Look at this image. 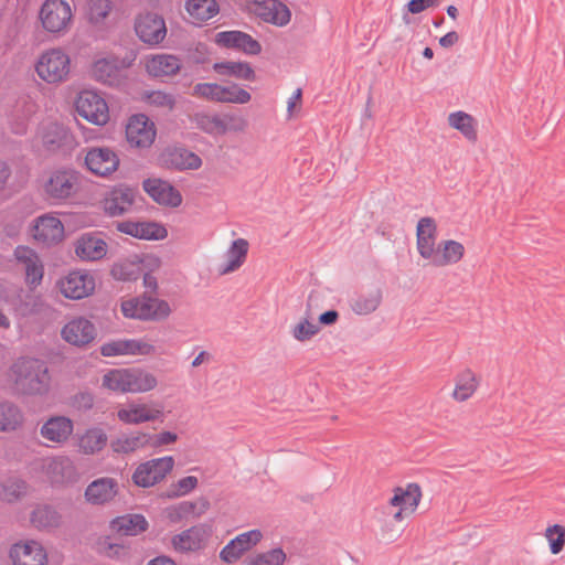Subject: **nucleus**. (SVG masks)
<instances>
[{"mask_svg": "<svg viewBox=\"0 0 565 565\" xmlns=\"http://www.w3.org/2000/svg\"><path fill=\"white\" fill-rule=\"evenodd\" d=\"M223 135L227 132L242 134L248 127V120L245 116L237 113H226L222 115Z\"/></svg>", "mask_w": 565, "mask_h": 565, "instance_id": "obj_58", "label": "nucleus"}, {"mask_svg": "<svg viewBox=\"0 0 565 565\" xmlns=\"http://www.w3.org/2000/svg\"><path fill=\"white\" fill-rule=\"evenodd\" d=\"M74 433V422L64 415L49 417L40 426V436L49 447H62L68 443Z\"/></svg>", "mask_w": 565, "mask_h": 565, "instance_id": "obj_14", "label": "nucleus"}, {"mask_svg": "<svg viewBox=\"0 0 565 565\" xmlns=\"http://www.w3.org/2000/svg\"><path fill=\"white\" fill-rule=\"evenodd\" d=\"M126 355H154L157 347L148 338L125 339Z\"/></svg>", "mask_w": 565, "mask_h": 565, "instance_id": "obj_54", "label": "nucleus"}, {"mask_svg": "<svg viewBox=\"0 0 565 565\" xmlns=\"http://www.w3.org/2000/svg\"><path fill=\"white\" fill-rule=\"evenodd\" d=\"M110 274L116 280L134 281L141 276L142 266L137 259H124L113 265Z\"/></svg>", "mask_w": 565, "mask_h": 565, "instance_id": "obj_50", "label": "nucleus"}, {"mask_svg": "<svg viewBox=\"0 0 565 565\" xmlns=\"http://www.w3.org/2000/svg\"><path fill=\"white\" fill-rule=\"evenodd\" d=\"M110 526L117 533L135 536L147 530L148 522L141 514H125L114 519Z\"/></svg>", "mask_w": 565, "mask_h": 565, "instance_id": "obj_43", "label": "nucleus"}, {"mask_svg": "<svg viewBox=\"0 0 565 565\" xmlns=\"http://www.w3.org/2000/svg\"><path fill=\"white\" fill-rule=\"evenodd\" d=\"M149 447L158 448L166 445L173 444L178 440V435L172 431H161L159 434H150Z\"/></svg>", "mask_w": 565, "mask_h": 565, "instance_id": "obj_64", "label": "nucleus"}, {"mask_svg": "<svg viewBox=\"0 0 565 565\" xmlns=\"http://www.w3.org/2000/svg\"><path fill=\"white\" fill-rule=\"evenodd\" d=\"M118 482L108 477L92 481L85 489L84 497L92 505H104L111 502L118 493Z\"/></svg>", "mask_w": 565, "mask_h": 565, "instance_id": "obj_30", "label": "nucleus"}, {"mask_svg": "<svg viewBox=\"0 0 565 565\" xmlns=\"http://www.w3.org/2000/svg\"><path fill=\"white\" fill-rule=\"evenodd\" d=\"M120 307L124 317L143 321L163 320L171 313L169 303L158 298H130L124 300Z\"/></svg>", "mask_w": 565, "mask_h": 565, "instance_id": "obj_5", "label": "nucleus"}, {"mask_svg": "<svg viewBox=\"0 0 565 565\" xmlns=\"http://www.w3.org/2000/svg\"><path fill=\"white\" fill-rule=\"evenodd\" d=\"M221 84L212 82L198 83L192 88V96L212 103H220Z\"/></svg>", "mask_w": 565, "mask_h": 565, "instance_id": "obj_57", "label": "nucleus"}, {"mask_svg": "<svg viewBox=\"0 0 565 565\" xmlns=\"http://www.w3.org/2000/svg\"><path fill=\"white\" fill-rule=\"evenodd\" d=\"M174 459L171 456L154 458L140 463L132 473V481L138 487L149 488L160 481L173 469Z\"/></svg>", "mask_w": 565, "mask_h": 565, "instance_id": "obj_13", "label": "nucleus"}, {"mask_svg": "<svg viewBox=\"0 0 565 565\" xmlns=\"http://www.w3.org/2000/svg\"><path fill=\"white\" fill-rule=\"evenodd\" d=\"M128 367L110 369L102 377V387L118 394H128Z\"/></svg>", "mask_w": 565, "mask_h": 565, "instance_id": "obj_48", "label": "nucleus"}, {"mask_svg": "<svg viewBox=\"0 0 565 565\" xmlns=\"http://www.w3.org/2000/svg\"><path fill=\"white\" fill-rule=\"evenodd\" d=\"M213 533L211 523H199L173 535L171 545L175 552L182 554L200 552L209 545Z\"/></svg>", "mask_w": 565, "mask_h": 565, "instance_id": "obj_10", "label": "nucleus"}, {"mask_svg": "<svg viewBox=\"0 0 565 565\" xmlns=\"http://www.w3.org/2000/svg\"><path fill=\"white\" fill-rule=\"evenodd\" d=\"M124 63L114 55L96 56L89 67V75L96 82L117 86L122 79Z\"/></svg>", "mask_w": 565, "mask_h": 565, "instance_id": "obj_15", "label": "nucleus"}, {"mask_svg": "<svg viewBox=\"0 0 565 565\" xmlns=\"http://www.w3.org/2000/svg\"><path fill=\"white\" fill-rule=\"evenodd\" d=\"M116 415L118 420L125 425H141L162 420L164 414L159 405L145 403L139 399H129L118 405Z\"/></svg>", "mask_w": 565, "mask_h": 565, "instance_id": "obj_11", "label": "nucleus"}, {"mask_svg": "<svg viewBox=\"0 0 565 565\" xmlns=\"http://www.w3.org/2000/svg\"><path fill=\"white\" fill-rule=\"evenodd\" d=\"M264 534L258 529L243 532L232 539L220 552V558L226 564L237 562L244 554L260 543Z\"/></svg>", "mask_w": 565, "mask_h": 565, "instance_id": "obj_18", "label": "nucleus"}, {"mask_svg": "<svg viewBox=\"0 0 565 565\" xmlns=\"http://www.w3.org/2000/svg\"><path fill=\"white\" fill-rule=\"evenodd\" d=\"M156 136V126L146 115L130 117L126 126V138L130 147L149 148L154 142Z\"/></svg>", "mask_w": 565, "mask_h": 565, "instance_id": "obj_19", "label": "nucleus"}, {"mask_svg": "<svg viewBox=\"0 0 565 565\" xmlns=\"http://www.w3.org/2000/svg\"><path fill=\"white\" fill-rule=\"evenodd\" d=\"M186 12L198 22L212 19L218 13V6L215 0H186Z\"/></svg>", "mask_w": 565, "mask_h": 565, "instance_id": "obj_49", "label": "nucleus"}, {"mask_svg": "<svg viewBox=\"0 0 565 565\" xmlns=\"http://www.w3.org/2000/svg\"><path fill=\"white\" fill-rule=\"evenodd\" d=\"M158 164L169 170H198L202 166V160L185 148L167 147L158 156Z\"/></svg>", "mask_w": 565, "mask_h": 565, "instance_id": "obj_21", "label": "nucleus"}, {"mask_svg": "<svg viewBox=\"0 0 565 565\" xmlns=\"http://www.w3.org/2000/svg\"><path fill=\"white\" fill-rule=\"evenodd\" d=\"M287 555L281 547H275L252 557L247 565H284Z\"/></svg>", "mask_w": 565, "mask_h": 565, "instance_id": "obj_56", "label": "nucleus"}, {"mask_svg": "<svg viewBox=\"0 0 565 565\" xmlns=\"http://www.w3.org/2000/svg\"><path fill=\"white\" fill-rule=\"evenodd\" d=\"M10 565H49V552L43 543L35 539H22L10 545L8 551Z\"/></svg>", "mask_w": 565, "mask_h": 565, "instance_id": "obj_9", "label": "nucleus"}, {"mask_svg": "<svg viewBox=\"0 0 565 565\" xmlns=\"http://www.w3.org/2000/svg\"><path fill=\"white\" fill-rule=\"evenodd\" d=\"M82 184V175L72 168H57L46 172L40 182L43 198L52 204H61L75 198Z\"/></svg>", "mask_w": 565, "mask_h": 565, "instance_id": "obj_2", "label": "nucleus"}, {"mask_svg": "<svg viewBox=\"0 0 565 565\" xmlns=\"http://www.w3.org/2000/svg\"><path fill=\"white\" fill-rule=\"evenodd\" d=\"M479 381L471 370H465L456 379L452 397L458 402H465L477 391Z\"/></svg>", "mask_w": 565, "mask_h": 565, "instance_id": "obj_47", "label": "nucleus"}, {"mask_svg": "<svg viewBox=\"0 0 565 565\" xmlns=\"http://www.w3.org/2000/svg\"><path fill=\"white\" fill-rule=\"evenodd\" d=\"M545 537L551 553L556 555L562 552L565 545V527L559 524L551 525L545 530Z\"/></svg>", "mask_w": 565, "mask_h": 565, "instance_id": "obj_59", "label": "nucleus"}, {"mask_svg": "<svg viewBox=\"0 0 565 565\" xmlns=\"http://www.w3.org/2000/svg\"><path fill=\"white\" fill-rule=\"evenodd\" d=\"M220 104H239L244 105L250 102L252 95L238 84H221Z\"/></svg>", "mask_w": 565, "mask_h": 565, "instance_id": "obj_52", "label": "nucleus"}, {"mask_svg": "<svg viewBox=\"0 0 565 565\" xmlns=\"http://www.w3.org/2000/svg\"><path fill=\"white\" fill-rule=\"evenodd\" d=\"M31 235L38 243L51 246L64 238V225L54 214L45 213L32 222Z\"/></svg>", "mask_w": 565, "mask_h": 565, "instance_id": "obj_17", "label": "nucleus"}, {"mask_svg": "<svg viewBox=\"0 0 565 565\" xmlns=\"http://www.w3.org/2000/svg\"><path fill=\"white\" fill-rule=\"evenodd\" d=\"M14 257L19 266L24 270L25 284L34 289L44 276V266L38 253L28 246H18L14 249Z\"/></svg>", "mask_w": 565, "mask_h": 565, "instance_id": "obj_23", "label": "nucleus"}, {"mask_svg": "<svg viewBox=\"0 0 565 565\" xmlns=\"http://www.w3.org/2000/svg\"><path fill=\"white\" fill-rule=\"evenodd\" d=\"M141 100L148 106L163 111H170L175 106L174 95L160 89L145 92L141 95Z\"/></svg>", "mask_w": 565, "mask_h": 565, "instance_id": "obj_51", "label": "nucleus"}, {"mask_svg": "<svg viewBox=\"0 0 565 565\" xmlns=\"http://www.w3.org/2000/svg\"><path fill=\"white\" fill-rule=\"evenodd\" d=\"M117 152L109 147H92L85 156L86 168L98 177H108L119 167Z\"/></svg>", "mask_w": 565, "mask_h": 565, "instance_id": "obj_20", "label": "nucleus"}, {"mask_svg": "<svg viewBox=\"0 0 565 565\" xmlns=\"http://www.w3.org/2000/svg\"><path fill=\"white\" fill-rule=\"evenodd\" d=\"M196 503L191 501H182L178 504L167 508V516L172 522H179L194 512Z\"/></svg>", "mask_w": 565, "mask_h": 565, "instance_id": "obj_62", "label": "nucleus"}, {"mask_svg": "<svg viewBox=\"0 0 565 565\" xmlns=\"http://www.w3.org/2000/svg\"><path fill=\"white\" fill-rule=\"evenodd\" d=\"M35 72L47 84L65 82L71 73V57L61 47L45 50L38 57Z\"/></svg>", "mask_w": 565, "mask_h": 565, "instance_id": "obj_3", "label": "nucleus"}, {"mask_svg": "<svg viewBox=\"0 0 565 565\" xmlns=\"http://www.w3.org/2000/svg\"><path fill=\"white\" fill-rule=\"evenodd\" d=\"M41 472L54 487L76 483L81 473L75 461L67 455H53L41 460Z\"/></svg>", "mask_w": 565, "mask_h": 565, "instance_id": "obj_4", "label": "nucleus"}, {"mask_svg": "<svg viewBox=\"0 0 565 565\" xmlns=\"http://www.w3.org/2000/svg\"><path fill=\"white\" fill-rule=\"evenodd\" d=\"M254 12L263 21L284 26L290 21V11L286 4L278 0H256Z\"/></svg>", "mask_w": 565, "mask_h": 565, "instance_id": "obj_35", "label": "nucleus"}, {"mask_svg": "<svg viewBox=\"0 0 565 565\" xmlns=\"http://www.w3.org/2000/svg\"><path fill=\"white\" fill-rule=\"evenodd\" d=\"M465 255V247L454 239L443 241L427 262L435 267H446L459 263Z\"/></svg>", "mask_w": 565, "mask_h": 565, "instance_id": "obj_36", "label": "nucleus"}, {"mask_svg": "<svg viewBox=\"0 0 565 565\" xmlns=\"http://www.w3.org/2000/svg\"><path fill=\"white\" fill-rule=\"evenodd\" d=\"M137 192L128 186L113 189L104 200V210L109 216H119L131 211Z\"/></svg>", "mask_w": 565, "mask_h": 565, "instance_id": "obj_32", "label": "nucleus"}, {"mask_svg": "<svg viewBox=\"0 0 565 565\" xmlns=\"http://www.w3.org/2000/svg\"><path fill=\"white\" fill-rule=\"evenodd\" d=\"M448 125L458 130L467 140L475 142L478 138L477 120L468 113L458 110L450 113L447 118Z\"/></svg>", "mask_w": 565, "mask_h": 565, "instance_id": "obj_46", "label": "nucleus"}, {"mask_svg": "<svg viewBox=\"0 0 565 565\" xmlns=\"http://www.w3.org/2000/svg\"><path fill=\"white\" fill-rule=\"evenodd\" d=\"M142 188L158 204L178 207L182 203L181 193L166 180L149 178L142 182Z\"/></svg>", "mask_w": 565, "mask_h": 565, "instance_id": "obj_25", "label": "nucleus"}, {"mask_svg": "<svg viewBox=\"0 0 565 565\" xmlns=\"http://www.w3.org/2000/svg\"><path fill=\"white\" fill-rule=\"evenodd\" d=\"M249 244L245 238L232 242L224 254V262L218 266L221 275H227L238 270L246 260Z\"/></svg>", "mask_w": 565, "mask_h": 565, "instance_id": "obj_38", "label": "nucleus"}, {"mask_svg": "<svg viewBox=\"0 0 565 565\" xmlns=\"http://www.w3.org/2000/svg\"><path fill=\"white\" fill-rule=\"evenodd\" d=\"M100 353L104 356L126 355L125 339H118L103 344Z\"/></svg>", "mask_w": 565, "mask_h": 565, "instance_id": "obj_63", "label": "nucleus"}, {"mask_svg": "<svg viewBox=\"0 0 565 565\" xmlns=\"http://www.w3.org/2000/svg\"><path fill=\"white\" fill-rule=\"evenodd\" d=\"M438 227L435 218L425 216L418 220L416 226V249L419 256L427 260L437 248Z\"/></svg>", "mask_w": 565, "mask_h": 565, "instance_id": "obj_27", "label": "nucleus"}, {"mask_svg": "<svg viewBox=\"0 0 565 565\" xmlns=\"http://www.w3.org/2000/svg\"><path fill=\"white\" fill-rule=\"evenodd\" d=\"M42 146L51 152L70 151L75 145V138L68 128L61 124L50 122L40 131Z\"/></svg>", "mask_w": 565, "mask_h": 565, "instance_id": "obj_22", "label": "nucleus"}, {"mask_svg": "<svg viewBox=\"0 0 565 565\" xmlns=\"http://www.w3.org/2000/svg\"><path fill=\"white\" fill-rule=\"evenodd\" d=\"M96 329L86 318L77 317L68 321L62 329L63 339L74 345H85L95 339Z\"/></svg>", "mask_w": 565, "mask_h": 565, "instance_id": "obj_33", "label": "nucleus"}, {"mask_svg": "<svg viewBox=\"0 0 565 565\" xmlns=\"http://www.w3.org/2000/svg\"><path fill=\"white\" fill-rule=\"evenodd\" d=\"M135 31L140 41L148 45L160 44L167 35L164 19L154 12L140 13L136 18Z\"/></svg>", "mask_w": 565, "mask_h": 565, "instance_id": "obj_16", "label": "nucleus"}, {"mask_svg": "<svg viewBox=\"0 0 565 565\" xmlns=\"http://www.w3.org/2000/svg\"><path fill=\"white\" fill-rule=\"evenodd\" d=\"M39 19L46 32L63 34L72 25L73 11L66 0H45L41 6Z\"/></svg>", "mask_w": 565, "mask_h": 565, "instance_id": "obj_6", "label": "nucleus"}, {"mask_svg": "<svg viewBox=\"0 0 565 565\" xmlns=\"http://www.w3.org/2000/svg\"><path fill=\"white\" fill-rule=\"evenodd\" d=\"M193 121L199 129L211 136H223L222 115L198 113Z\"/></svg>", "mask_w": 565, "mask_h": 565, "instance_id": "obj_53", "label": "nucleus"}, {"mask_svg": "<svg viewBox=\"0 0 565 565\" xmlns=\"http://www.w3.org/2000/svg\"><path fill=\"white\" fill-rule=\"evenodd\" d=\"M107 441L108 437L103 428L90 427L78 437L77 448L83 455H95L106 447Z\"/></svg>", "mask_w": 565, "mask_h": 565, "instance_id": "obj_42", "label": "nucleus"}, {"mask_svg": "<svg viewBox=\"0 0 565 565\" xmlns=\"http://www.w3.org/2000/svg\"><path fill=\"white\" fill-rule=\"evenodd\" d=\"M214 43L220 47L242 51L247 55H258L262 52V45L257 40L238 30L216 33Z\"/></svg>", "mask_w": 565, "mask_h": 565, "instance_id": "obj_24", "label": "nucleus"}, {"mask_svg": "<svg viewBox=\"0 0 565 565\" xmlns=\"http://www.w3.org/2000/svg\"><path fill=\"white\" fill-rule=\"evenodd\" d=\"M150 433L134 430L121 433L110 440V449L117 455L134 454L149 447Z\"/></svg>", "mask_w": 565, "mask_h": 565, "instance_id": "obj_31", "label": "nucleus"}, {"mask_svg": "<svg viewBox=\"0 0 565 565\" xmlns=\"http://www.w3.org/2000/svg\"><path fill=\"white\" fill-rule=\"evenodd\" d=\"M107 253L108 244L99 234L86 233L75 242V254L81 260L97 262L103 259Z\"/></svg>", "mask_w": 565, "mask_h": 565, "instance_id": "obj_28", "label": "nucleus"}, {"mask_svg": "<svg viewBox=\"0 0 565 565\" xmlns=\"http://www.w3.org/2000/svg\"><path fill=\"white\" fill-rule=\"evenodd\" d=\"M24 422L21 408L12 402H0V431L10 433L19 429Z\"/></svg>", "mask_w": 565, "mask_h": 565, "instance_id": "obj_44", "label": "nucleus"}, {"mask_svg": "<svg viewBox=\"0 0 565 565\" xmlns=\"http://www.w3.org/2000/svg\"><path fill=\"white\" fill-rule=\"evenodd\" d=\"M213 71L221 76H230L236 79L253 82L256 73L248 62L221 61L213 64Z\"/></svg>", "mask_w": 565, "mask_h": 565, "instance_id": "obj_41", "label": "nucleus"}, {"mask_svg": "<svg viewBox=\"0 0 565 565\" xmlns=\"http://www.w3.org/2000/svg\"><path fill=\"white\" fill-rule=\"evenodd\" d=\"M6 311H12L17 317H26L32 309L28 296L21 287L0 282V328L3 330L11 327Z\"/></svg>", "mask_w": 565, "mask_h": 565, "instance_id": "obj_7", "label": "nucleus"}, {"mask_svg": "<svg viewBox=\"0 0 565 565\" xmlns=\"http://www.w3.org/2000/svg\"><path fill=\"white\" fill-rule=\"evenodd\" d=\"M8 381L21 396H46L51 391V375L46 363L38 358L22 355L10 365Z\"/></svg>", "mask_w": 565, "mask_h": 565, "instance_id": "obj_1", "label": "nucleus"}, {"mask_svg": "<svg viewBox=\"0 0 565 565\" xmlns=\"http://www.w3.org/2000/svg\"><path fill=\"white\" fill-rule=\"evenodd\" d=\"M145 68L153 78L173 77L180 73L182 61L174 54H152L145 58Z\"/></svg>", "mask_w": 565, "mask_h": 565, "instance_id": "obj_26", "label": "nucleus"}, {"mask_svg": "<svg viewBox=\"0 0 565 565\" xmlns=\"http://www.w3.org/2000/svg\"><path fill=\"white\" fill-rule=\"evenodd\" d=\"M110 9L109 0H89L87 14L92 22L98 23L108 15Z\"/></svg>", "mask_w": 565, "mask_h": 565, "instance_id": "obj_61", "label": "nucleus"}, {"mask_svg": "<svg viewBox=\"0 0 565 565\" xmlns=\"http://www.w3.org/2000/svg\"><path fill=\"white\" fill-rule=\"evenodd\" d=\"M320 331L318 324L311 322L309 318L300 319L295 326L291 327L290 333L298 342L310 341Z\"/></svg>", "mask_w": 565, "mask_h": 565, "instance_id": "obj_55", "label": "nucleus"}, {"mask_svg": "<svg viewBox=\"0 0 565 565\" xmlns=\"http://www.w3.org/2000/svg\"><path fill=\"white\" fill-rule=\"evenodd\" d=\"M422 499V490L417 483H408L405 488L398 487L390 499L392 507L402 508V511L414 513Z\"/></svg>", "mask_w": 565, "mask_h": 565, "instance_id": "obj_40", "label": "nucleus"}, {"mask_svg": "<svg viewBox=\"0 0 565 565\" xmlns=\"http://www.w3.org/2000/svg\"><path fill=\"white\" fill-rule=\"evenodd\" d=\"M30 490L29 483L17 477L0 482V500L6 503H15L24 499Z\"/></svg>", "mask_w": 565, "mask_h": 565, "instance_id": "obj_45", "label": "nucleus"}, {"mask_svg": "<svg viewBox=\"0 0 565 565\" xmlns=\"http://www.w3.org/2000/svg\"><path fill=\"white\" fill-rule=\"evenodd\" d=\"M116 227L120 233L146 241H161L168 235L167 228L156 222L122 221Z\"/></svg>", "mask_w": 565, "mask_h": 565, "instance_id": "obj_29", "label": "nucleus"}, {"mask_svg": "<svg viewBox=\"0 0 565 565\" xmlns=\"http://www.w3.org/2000/svg\"><path fill=\"white\" fill-rule=\"evenodd\" d=\"M128 393L142 394L153 391L158 386L157 376L139 366L128 367Z\"/></svg>", "mask_w": 565, "mask_h": 565, "instance_id": "obj_39", "label": "nucleus"}, {"mask_svg": "<svg viewBox=\"0 0 565 565\" xmlns=\"http://www.w3.org/2000/svg\"><path fill=\"white\" fill-rule=\"evenodd\" d=\"M56 286L65 298L79 300L94 292L96 282L88 270L76 269L61 277Z\"/></svg>", "mask_w": 565, "mask_h": 565, "instance_id": "obj_12", "label": "nucleus"}, {"mask_svg": "<svg viewBox=\"0 0 565 565\" xmlns=\"http://www.w3.org/2000/svg\"><path fill=\"white\" fill-rule=\"evenodd\" d=\"M29 521L33 529L50 532L62 525L63 516L54 505L38 503L32 508Z\"/></svg>", "mask_w": 565, "mask_h": 565, "instance_id": "obj_34", "label": "nucleus"}, {"mask_svg": "<svg viewBox=\"0 0 565 565\" xmlns=\"http://www.w3.org/2000/svg\"><path fill=\"white\" fill-rule=\"evenodd\" d=\"M383 301L380 288H373L355 294L349 301L350 309L358 316H369L375 312Z\"/></svg>", "mask_w": 565, "mask_h": 565, "instance_id": "obj_37", "label": "nucleus"}, {"mask_svg": "<svg viewBox=\"0 0 565 565\" xmlns=\"http://www.w3.org/2000/svg\"><path fill=\"white\" fill-rule=\"evenodd\" d=\"M75 108L81 117L93 125L105 126L109 121L108 104L97 90H82L75 100Z\"/></svg>", "mask_w": 565, "mask_h": 565, "instance_id": "obj_8", "label": "nucleus"}, {"mask_svg": "<svg viewBox=\"0 0 565 565\" xmlns=\"http://www.w3.org/2000/svg\"><path fill=\"white\" fill-rule=\"evenodd\" d=\"M198 486V478L193 476L184 477L170 487L167 492L168 498H179L189 494Z\"/></svg>", "mask_w": 565, "mask_h": 565, "instance_id": "obj_60", "label": "nucleus"}]
</instances>
